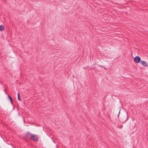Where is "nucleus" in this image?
Returning <instances> with one entry per match:
<instances>
[{
  "label": "nucleus",
  "mask_w": 148,
  "mask_h": 148,
  "mask_svg": "<svg viewBox=\"0 0 148 148\" xmlns=\"http://www.w3.org/2000/svg\"><path fill=\"white\" fill-rule=\"evenodd\" d=\"M29 136H30L29 138L31 140L36 142L38 141V138L36 135H33L29 133H27L26 134V136L28 137Z\"/></svg>",
  "instance_id": "f257e3e1"
},
{
  "label": "nucleus",
  "mask_w": 148,
  "mask_h": 148,
  "mask_svg": "<svg viewBox=\"0 0 148 148\" xmlns=\"http://www.w3.org/2000/svg\"><path fill=\"white\" fill-rule=\"evenodd\" d=\"M140 58L139 56H136L134 58V61L136 63H138L140 61Z\"/></svg>",
  "instance_id": "f03ea898"
},
{
  "label": "nucleus",
  "mask_w": 148,
  "mask_h": 148,
  "mask_svg": "<svg viewBox=\"0 0 148 148\" xmlns=\"http://www.w3.org/2000/svg\"><path fill=\"white\" fill-rule=\"evenodd\" d=\"M141 64L143 66L147 67L148 66V64L147 62L143 61H140Z\"/></svg>",
  "instance_id": "7ed1b4c3"
},
{
  "label": "nucleus",
  "mask_w": 148,
  "mask_h": 148,
  "mask_svg": "<svg viewBox=\"0 0 148 148\" xmlns=\"http://www.w3.org/2000/svg\"><path fill=\"white\" fill-rule=\"evenodd\" d=\"M4 29V27L3 25H0V31H3Z\"/></svg>",
  "instance_id": "20e7f679"
},
{
  "label": "nucleus",
  "mask_w": 148,
  "mask_h": 148,
  "mask_svg": "<svg viewBox=\"0 0 148 148\" xmlns=\"http://www.w3.org/2000/svg\"><path fill=\"white\" fill-rule=\"evenodd\" d=\"M18 99L19 100V101L21 100V97H20V95L19 93H18Z\"/></svg>",
  "instance_id": "39448f33"
},
{
  "label": "nucleus",
  "mask_w": 148,
  "mask_h": 148,
  "mask_svg": "<svg viewBox=\"0 0 148 148\" xmlns=\"http://www.w3.org/2000/svg\"><path fill=\"white\" fill-rule=\"evenodd\" d=\"M8 98L10 100L11 103H12V98L9 95H8Z\"/></svg>",
  "instance_id": "423d86ee"
},
{
  "label": "nucleus",
  "mask_w": 148,
  "mask_h": 148,
  "mask_svg": "<svg viewBox=\"0 0 148 148\" xmlns=\"http://www.w3.org/2000/svg\"><path fill=\"white\" fill-rule=\"evenodd\" d=\"M99 66H100V67H101L103 68L105 70H106L107 69H106L102 65H99Z\"/></svg>",
  "instance_id": "0eeeda50"
},
{
  "label": "nucleus",
  "mask_w": 148,
  "mask_h": 148,
  "mask_svg": "<svg viewBox=\"0 0 148 148\" xmlns=\"http://www.w3.org/2000/svg\"><path fill=\"white\" fill-rule=\"evenodd\" d=\"M128 119V117L127 116V117L126 118V120H125V121H123V123H125L127 121V120Z\"/></svg>",
  "instance_id": "6e6552de"
}]
</instances>
